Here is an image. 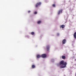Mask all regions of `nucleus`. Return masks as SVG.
Listing matches in <instances>:
<instances>
[{
	"label": "nucleus",
	"mask_w": 76,
	"mask_h": 76,
	"mask_svg": "<svg viewBox=\"0 0 76 76\" xmlns=\"http://www.w3.org/2000/svg\"><path fill=\"white\" fill-rule=\"evenodd\" d=\"M49 47H50V46H49V45L47 46L46 47L47 51H48V50H49L50 49Z\"/></svg>",
	"instance_id": "nucleus-6"
},
{
	"label": "nucleus",
	"mask_w": 76,
	"mask_h": 76,
	"mask_svg": "<svg viewBox=\"0 0 76 76\" xmlns=\"http://www.w3.org/2000/svg\"><path fill=\"white\" fill-rule=\"evenodd\" d=\"M31 67L32 68H33V69H34V68H35V66L34 65H32L31 66Z\"/></svg>",
	"instance_id": "nucleus-11"
},
{
	"label": "nucleus",
	"mask_w": 76,
	"mask_h": 76,
	"mask_svg": "<svg viewBox=\"0 0 76 76\" xmlns=\"http://www.w3.org/2000/svg\"><path fill=\"white\" fill-rule=\"evenodd\" d=\"M38 24H39V23H41V21H39L37 22Z\"/></svg>",
	"instance_id": "nucleus-12"
},
{
	"label": "nucleus",
	"mask_w": 76,
	"mask_h": 76,
	"mask_svg": "<svg viewBox=\"0 0 76 76\" xmlns=\"http://www.w3.org/2000/svg\"><path fill=\"white\" fill-rule=\"evenodd\" d=\"M34 34L35 33H34V32H32L31 33V35H34Z\"/></svg>",
	"instance_id": "nucleus-13"
},
{
	"label": "nucleus",
	"mask_w": 76,
	"mask_h": 76,
	"mask_svg": "<svg viewBox=\"0 0 76 76\" xmlns=\"http://www.w3.org/2000/svg\"><path fill=\"white\" fill-rule=\"evenodd\" d=\"M66 41V39H64V40H63L62 41L63 44H65Z\"/></svg>",
	"instance_id": "nucleus-5"
},
{
	"label": "nucleus",
	"mask_w": 76,
	"mask_h": 76,
	"mask_svg": "<svg viewBox=\"0 0 76 76\" xmlns=\"http://www.w3.org/2000/svg\"><path fill=\"white\" fill-rule=\"evenodd\" d=\"M30 12H31V11H28V13H30Z\"/></svg>",
	"instance_id": "nucleus-17"
},
{
	"label": "nucleus",
	"mask_w": 76,
	"mask_h": 76,
	"mask_svg": "<svg viewBox=\"0 0 76 76\" xmlns=\"http://www.w3.org/2000/svg\"><path fill=\"white\" fill-rule=\"evenodd\" d=\"M63 11V10L61 9V10H59L58 12V15H59L60 13H62V11Z\"/></svg>",
	"instance_id": "nucleus-4"
},
{
	"label": "nucleus",
	"mask_w": 76,
	"mask_h": 76,
	"mask_svg": "<svg viewBox=\"0 0 76 76\" xmlns=\"http://www.w3.org/2000/svg\"><path fill=\"white\" fill-rule=\"evenodd\" d=\"M46 56L47 55H46V54H42L41 56V57H42V58H45V57H46Z\"/></svg>",
	"instance_id": "nucleus-3"
},
{
	"label": "nucleus",
	"mask_w": 76,
	"mask_h": 76,
	"mask_svg": "<svg viewBox=\"0 0 76 76\" xmlns=\"http://www.w3.org/2000/svg\"><path fill=\"white\" fill-rule=\"evenodd\" d=\"M59 64L60 65H62V66H61V68H65L67 65V62H64V61L62 60L60 62Z\"/></svg>",
	"instance_id": "nucleus-1"
},
{
	"label": "nucleus",
	"mask_w": 76,
	"mask_h": 76,
	"mask_svg": "<svg viewBox=\"0 0 76 76\" xmlns=\"http://www.w3.org/2000/svg\"><path fill=\"white\" fill-rule=\"evenodd\" d=\"M52 6L54 7H56V5L55 4H53L52 5Z\"/></svg>",
	"instance_id": "nucleus-14"
},
{
	"label": "nucleus",
	"mask_w": 76,
	"mask_h": 76,
	"mask_svg": "<svg viewBox=\"0 0 76 76\" xmlns=\"http://www.w3.org/2000/svg\"><path fill=\"white\" fill-rule=\"evenodd\" d=\"M34 14H37V12H34Z\"/></svg>",
	"instance_id": "nucleus-16"
},
{
	"label": "nucleus",
	"mask_w": 76,
	"mask_h": 76,
	"mask_svg": "<svg viewBox=\"0 0 76 76\" xmlns=\"http://www.w3.org/2000/svg\"><path fill=\"white\" fill-rule=\"evenodd\" d=\"M57 36H58V37H59V36H60V34L58 33V34H57Z\"/></svg>",
	"instance_id": "nucleus-15"
},
{
	"label": "nucleus",
	"mask_w": 76,
	"mask_h": 76,
	"mask_svg": "<svg viewBox=\"0 0 76 76\" xmlns=\"http://www.w3.org/2000/svg\"><path fill=\"white\" fill-rule=\"evenodd\" d=\"M62 59H65L66 58V56H62Z\"/></svg>",
	"instance_id": "nucleus-9"
},
{
	"label": "nucleus",
	"mask_w": 76,
	"mask_h": 76,
	"mask_svg": "<svg viewBox=\"0 0 76 76\" xmlns=\"http://www.w3.org/2000/svg\"><path fill=\"white\" fill-rule=\"evenodd\" d=\"M41 4V2H39L37 3L36 4V7H38L39 6H40Z\"/></svg>",
	"instance_id": "nucleus-2"
},
{
	"label": "nucleus",
	"mask_w": 76,
	"mask_h": 76,
	"mask_svg": "<svg viewBox=\"0 0 76 76\" xmlns=\"http://www.w3.org/2000/svg\"><path fill=\"white\" fill-rule=\"evenodd\" d=\"M64 26H65L64 25H62L61 26V27L63 29V28H64Z\"/></svg>",
	"instance_id": "nucleus-10"
},
{
	"label": "nucleus",
	"mask_w": 76,
	"mask_h": 76,
	"mask_svg": "<svg viewBox=\"0 0 76 76\" xmlns=\"http://www.w3.org/2000/svg\"><path fill=\"white\" fill-rule=\"evenodd\" d=\"M74 38H75V39H76V32H75L74 34Z\"/></svg>",
	"instance_id": "nucleus-7"
},
{
	"label": "nucleus",
	"mask_w": 76,
	"mask_h": 76,
	"mask_svg": "<svg viewBox=\"0 0 76 76\" xmlns=\"http://www.w3.org/2000/svg\"><path fill=\"white\" fill-rule=\"evenodd\" d=\"M37 57L38 58H40V57H41V56H40V55H37Z\"/></svg>",
	"instance_id": "nucleus-8"
}]
</instances>
